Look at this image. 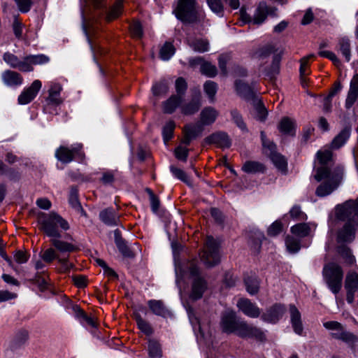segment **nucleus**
<instances>
[{"instance_id":"19","label":"nucleus","mask_w":358,"mask_h":358,"mask_svg":"<svg viewBox=\"0 0 358 358\" xmlns=\"http://www.w3.org/2000/svg\"><path fill=\"white\" fill-rule=\"evenodd\" d=\"M1 78L4 84L10 87L20 85L23 82V78L19 73L10 70L5 71Z\"/></svg>"},{"instance_id":"13","label":"nucleus","mask_w":358,"mask_h":358,"mask_svg":"<svg viewBox=\"0 0 358 358\" xmlns=\"http://www.w3.org/2000/svg\"><path fill=\"white\" fill-rule=\"evenodd\" d=\"M237 307L245 315L252 318L258 317L261 313L260 309L257 306L255 303H252L248 299H240L237 302Z\"/></svg>"},{"instance_id":"40","label":"nucleus","mask_w":358,"mask_h":358,"mask_svg":"<svg viewBox=\"0 0 358 358\" xmlns=\"http://www.w3.org/2000/svg\"><path fill=\"white\" fill-rule=\"evenodd\" d=\"M76 317L83 320V323L91 327H96V322L94 317L87 315L83 310L76 306L74 308Z\"/></svg>"},{"instance_id":"18","label":"nucleus","mask_w":358,"mask_h":358,"mask_svg":"<svg viewBox=\"0 0 358 358\" xmlns=\"http://www.w3.org/2000/svg\"><path fill=\"white\" fill-rule=\"evenodd\" d=\"M62 90V87L59 83H51L50 89L48 90V96L47 101L50 104L59 105L63 102L62 99L60 97V92Z\"/></svg>"},{"instance_id":"20","label":"nucleus","mask_w":358,"mask_h":358,"mask_svg":"<svg viewBox=\"0 0 358 358\" xmlns=\"http://www.w3.org/2000/svg\"><path fill=\"white\" fill-rule=\"evenodd\" d=\"M289 313L291 323L294 331L297 334H301L303 331V325L301 322V315L299 310L294 305L289 306Z\"/></svg>"},{"instance_id":"62","label":"nucleus","mask_w":358,"mask_h":358,"mask_svg":"<svg viewBox=\"0 0 358 358\" xmlns=\"http://www.w3.org/2000/svg\"><path fill=\"white\" fill-rule=\"evenodd\" d=\"M69 203L74 208L79 209L80 208V204L78 201V190L75 187H72L71 189Z\"/></svg>"},{"instance_id":"26","label":"nucleus","mask_w":358,"mask_h":358,"mask_svg":"<svg viewBox=\"0 0 358 358\" xmlns=\"http://www.w3.org/2000/svg\"><path fill=\"white\" fill-rule=\"evenodd\" d=\"M99 217L101 221L107 225L115 226L118 224L119 216L110 208L102 210L99 214Z\"/></svg>"},{"instance_id":"32","label":"nucleus","mask_w":358,"mask_h":358,"mask_svg":"<svg viewBox=\"0 0 358 358\" xmlns=\"http://www.w3.org/2000/svg\"><path fill=\"white\" fill-rule=\"evenodd\" d=\"M245 285L247 292L251 294H256L259 289V281L257 278L254 275H248L244 279Z\"/></svg>"},{"instance_id":"30","label":"nucleus","mask_w":358,"mask_h":358,"mask_svg":"<svg viewBox=\"0 0 358 358\" xmlns=\"http://www.w3.org/2000/svg\"><path fill=\"white\" fill-rule=\"evenodd\" d=\"M114 237L115 242L120 252L127 257H133L134 256V253L130 250L128 248L124 240L122 239L120 232L118 229L115 230L114 231Z\"/></svg>"},{"instance_id":"61","label":"nucleus","mask_w":358,"mask_h":358,"mask_svg":"<svg viewBox=\"0 0 358 358\" xmlns=\"http://www.w3.org/2000/svg\"><path fill=\"white\" fill-rule=\"evenodd\" d=\"M290 216L293 219L298 220H305L307 219V215L303 213L299 206H294L289 211Z\"/></svg>"},{"instance_id":"45","label":"nucleus","mask_w":358,"mask_h":358,"mask_svg":"<svg viewBox=\"0 0 358 358\" xmlns=\"http://www.w3.org/2000/svg\"><path fill=\"white\" fill-rule=\"evenodd\" d=\"M233 122L243 132H248V127L241 114L236 109L231 111Z\"/></svg>"},{"instance_id":"33","label":"nucleus","mask_w":358,"mask_h":358,"mask_svg":"<svg viewBox=\"0 0 358 358\" xmlns=\"http://www.w3.org/2000/svg\"><path fill=\"white\" fill-rule=\"evenodd\" d=\"M242 170L248 173H263L265 166L258 162L247 161L243 165Z\"/></svg>"},{"instance_id":"34","label":"nucleus","mask_w":358,"mask_h":358,"mask_svg":"<svg viewBox=\"0 0 358 358\" xmlns=\"http://www.w3.org/2000/svg\"><path fill=\"white\" fill-rule=\"evenodd\" d=\"M188 44L195 52H204L209 50V42L206 39L195 38L188 41Z\"/></svg>"},{"instance_id":"57","label":"nucleus","mask_w":358,"mask_h":358,"mask_svg":"<svg viewBox=\"0 0 358 358\" xmlns=\"http://www.w3.org/2000/svg\"><path fill=\"white\" fill-rule=\"evenodd\" d=\"M313 55H310L306 57H303L300 60V75H301V83L303 85L304 83V76L308 74L307 69L308 66V61L310 58L313 57Z\"/></svg>"},{"instance_id":"11","label":"nucleus","mask_w":358,"mask_h":358,"mask_svg":"<svg viewBox=\"0 0 358 358\" xmlns=\"http://www.w3.org/2000/svg\"><path fill=\"white\" fill-rule=\"evenodd\" d=\"M241 320H238L234 311L226 312L221 319V328L227 334L236 333Z\"/></svg>"},{"instance_id":"23","label":"nucleus","mask_w":358,"mask_h":358,"mask_svg":"<svg viewBox=\"0 0 358 358\" xmlns=\"http://www.w3.org/2000/svg\"><path fill=\"white\" fill-rule=\"evenodd\" d=\"M5 175L7 178L13 182H17L20 179V172L18 169L8 167L0 159V176Z\"/></svg>"},{"instance_id":"24","label":"nucleus","mask_w":358,"mask_h":358,"mask_svg":"<svg viewBox=\"0 0 358 358\" xmlns=\"http://www.w3.org/2000/svg\"><path fill=\"white\" fill-rule=\"evenodd\" d=\"M218 115V112L212 107H206L202 110L200 114V122L203 125H209L213 123Z\"/></svg>"},{"instance_id":"41","label":"nucleus","mask_w":358,"mask_h":358,"mask_svg":"<svg viewBox=\"0 0 358 358\" xmlns=\"http://www.w3.org/2000/svg\"><path fill=\"white\" fill-rule=\"evenodd\" d=\"M272 162L275 167L281 171H285L287 169V161L285 157L280 154L275 152L269 155Z\"/></svg>"},{"instance_id":"17","label":"nucleus","mask_w":358,"mask_h":358,"mask_svg":"<svg viewBox=\"0 0 358 358\" xmlns=\"http://www.w3.org/2000/svg\"><path fill=\"white\" fill-rule=\"evenodd\" d=\"M49 57L45 55H28L26 57V63L24 64V72L34 71V65H41L49 62Z\"/></svg>"},{"instance_id":"3","label":"nucleus","mask_w":358,"mask_h":358,"mask_svg":"<svg viewBox=\"0 0 358 358\" xmlns=\"http://www.w3.org/2000/svg\"><path fill=\"white\" fill-rule=\"evenodd\" d=\"M323 278L330 290L337 294L342 287L343 271L340 265L329 262L324 265L322 271Z\"/></svg>"},{"instance_id":"2","label":"nucleus","mask_w":358,"mask_h":358,"mask_svg":"<svg viewBox=\"0 0 358 358\" xmlns=\"http://www.w3.org/2000/svg\"><path fill=\"white\" fill-rule=\"evenodd\" d=\"M39 229L47 236L50 238L51 244L62 252H73L77 250V247L72 243L60 240L62 235L59 228L64 231L69 229L68 222L58 214L51 212L44 216L39 221Z\"/></svg>"},{"instance_id":"29","label":"nucleus","mask_w":358,"mask_h":358,"mask_svg":"<svg viewBox=\"0 0 358 358\" xmlns=\"http://www.w3.org/2000/svg\"><path fill=\"white\" fill-rule=\"evenodd\" d=\"M355 238V227L350 223H347L338 235V242H351Z\"/></svg>"},{"instance_id":"50","label":"nucleus","mask_w":358,"mask_h":358,"mask_svg":"<svg viewBox=\"0 0 358 358\" xmlns=\"http://www.w3.org/2000/svg\"><path fill=\"white\" fill-rule=\"evenodd\" d=\"M261 138L266 155L269 156L274 153L275 152V145L266 138V134L264 131H261Z\"/></svg>"},{"instance_id":"4","label":"nucleus","mask_w":358,"mask_h":358,"mask_svg":"<svg viewBox=\"0 0 358 358\" xmlns=\"http://www.w3.org/2000/svg\"><path fill=\"white\" fill-rule=\"evenodd\" d=\"M176 17L185 22H193L197 20L199 7L196 0H179L175 10Z\"/></svg>"},{"instance_id":"6","label":"nucleus","mask_w":358,"mask_h":358,"mask_svg":"<svg viewBox=\"0 0 358 358\" xmlns=\"http://www.w3.org/2000/svg\"><path fill=\"white\" fill-rule=\"evenodd\" d=\"M201 259L207 267L214 266L220 262L218 243L213 237H207L206 248Z\"/></svg>"},{"instance_id":"54","label":"nucleus","mask_w":358,"mask_h":358,"mask_svg":"<svg viewBox=\"0 0 358 358\" xmlns=\"http://www.w3.org/2000/svg\"><path fill=\"white\" fill-rule=\"evenodd\" d=\"M175 127L176 124L173 121H169L164 125L163 138L165 143H167L172 138Z\"/></svg>"},{"instance_id":"10","label":"nucleus","mask_w":358,"mask_h":358,"mask_svg":"<svg viewBox=\"0 0 358 358\" xmlns=\"http://www.w3.org/2000/svg\"><path fill=\"white\" fill-rule=\"evenodd\" d=\"M235 334L241 338H256L262 339L264 337L263 332L259 328L250 325L242 320H241Z\"/></svg>"},{"instance_id":"15","label":"nucleus","mask_w":358,"mask_h":358,"mask_svg":"<svg viewBox=\"0 0 358 358\" xmlns=\"http://www.w3.org/2000/svg\"><path fill=\"white\" fill-rule=\"evenodd\" d=\"M206 144H216L217 146L222 148H229L231 145V141L226 133L217 132L206 137L204 139Z\"/></svg>"},{"instance_id":"46","label":"nucleus","mask_w":358,"mask_h":358,"mask_svg":"<svg viewBox=\"0 0 358 358\" xmlns=\"http://www.w3.org/2000/svg\"><path fill=\"white\" fill-rule=\"evenodd\" d=\"M285 244L287 250L291 253H296L301 248V242L299 239L287 236L285 240Z\"/></svg>"},{"instance_id":"59","label":"nucleus","mask_w":358,"mask_h":358,"mask_svg":"<svg viewBox=\"0 0 358 358\" xmlns=\"http://www.w3.org/2000/svg\"><path fill=\"white\" fill-rule=\"evenodd\" d=\"M130 32L132 37L136 38H141L143 36V28L141 23L138 21H134L130 25Z\"/></svg>"},{"instance_id":"27","label":"nucleus","mask_w":358,"mask_h":358,"mask_svg":"<svg viewBox=\"0 0 358 358\" xmlns=\"http://www.w3.org/2000/svg\"><path fill=\"white\" fill-rule=\"evenodd\" d=\"M237 93L245 99H253L255 98L254 90L252 87L241 80H236L235 83Z\"/></svg>"},{"instance_id":"64","label":"nucleus","mask_w":358,"mask_h":358,"mask_svg":"<svg viewBox=\"0 0 358 358\" xmlns=\"http://www.w3.org/2000/svg\"><path fill=\"white\" fill-rule=\"evenodd\" d=\"M273 51V47L271 45H268L259 49L256 52V57L259 59H264L270 55Z\"/></svg>"},{"instance_id":"7","label":"nucleus","mask_w":358,"mask_h":358,"mask_svg":"<svg viewBox=\"0 0 358 358\" xmlns=\"http://www.w3.org/2000/svg\"><path fill=\"white\" fill-rule=\"evenodd\" d=\"M335 214L341 220H353L358 219V199L348 200L341 205H338L335 209Z\"/></svg>"},{"instance_id":"9","label":"nucleus","mask_w":358,"mask_h":358,"mask_svg":"<svg viewBox=\"0 0 358 358\" xmlns=\"http://www.w3.org/2000/svg\"><path fill=\"white\" fill-rule=\"evenodd\" d=\"M42 83L39 80H35L31 85L24 89L17 98L18 103L26 105L34 99L41 90Z\"/></svg>"},{"instance_id":"25","label":"nucleus","mask_w":358,"mask_h":358,"mask_svg":"<svg viewBox=\"0 0 358 358\" xmlns=\"http://www.w3.org/2000/svg\"><path fill=\"white\" fill-rule=\"evenodd\" d=\"M3 59L10 67L18 69L20 71L24 72V64L26 63V57L23 60H20L16 55L10 52H6L3 56Z\"/></svg>"},{"instance_id":"1","label":"nucleus","mask_w":358,"mask_h":358,"mask_svg":"<svg viewBox=\"0 0 358 358\" xmlns=\"http://www.w3.org/2000/svg\"><path fill=\"white\" fill-rule=\"evenodd\" d=\"M316 159L320 166L316 168L314 178L317 181H323L316 189L315 194L324 197L331 194L338 188L343 178L344 169L341 165L329 167V163L333 161V152L327 146L318 150Z\"/></svg>"},{"instance_id":"31","label":"nucleus","mask_w":358,"mask_h":358,"mask_svg":"<svg viewBox=\"0 0 358 358\" xmlns=\"http://www.w3.org/2000/svg\"><path fill=\"white\" fill-rule=\"evenodd\" d=\"M332 336L351 345L352 349H355V343L358 341V338L355 334L345 331L343 328L340 331L332 334Z\"/></svg>"},{"instance_id":"51","label":"nucleus","mask_w":358,"mask_h":358,"mask_svg":"<svg viewBox=\"0 0 358 358\" xmlns=\"http://www.w3.org/2000/svg\"><path fill=\"white\" fill-rule=\"evenodd\" d=\"M117 176L116 171H107L102 173L100 181L106 185H112L115 181Z\"/></svg>"},{"instance_id":"52","label":"nucleus","mask_w":358,"mask_h":358,"mask_svg":"<svg viewBox=\"0 0 358 358\" xmlns=\"http://www.w3.org/2000/svg\"><path fill=\"white\" fill-rule=\"evenodd\" d=\"M203 89L209 99L213 101L217 93V85L213 81L208 80L204 83Z\"/></svg>"},{"instance_id":"5","label":"nucleus","mask_w":358,"mask_h":358,"mask_svg":"<svg viewBox=\"0 0 358 358\" xmlns=\"http://www.w3.org/2000/svg\"><path fill=\"white\" fill-rule=\"evenodd\" d=\"M56 158L62 163L68 164L74 159L83 162L85 155L83 151V145L76 144L71 148L66 146H60L55 152Z\"/></svg>"},{"instance_id":"63","label":"nucleus","mask_w":358,"mask_h":358,"mask_svg":"<svg viewBox=\"0 0 358 358\" xmlns=\"http://www.w3.org/2000/svg\"><path fill=\"white\" fill-rule=\"evenodd\" d=\"M282 230V224L280 222H274L268 229V234L271 236L278 235Z\"/></svg>"},{"instance_id":"36","label":"nucleus","mask_w":358,"mask_h":358,"mask_svg":"<svg viewBox=\"0 0 358 358\" xmlns=\"http://www.w3.org/2000/svg\"><path fill=\"white\" fill-rule=\"evenodd\" d=\"M350 136V130L345 129L342 130L332 141L331 148L338 149L345 144Z\"/></svg>"},{"instance_id":"56","label":"nucleus","mask_w":358,"mask_h":358,"mask_svg":"<svg viewBox=\"0 0 358 358\" xmlns=\"http://www.w3.org/2000/svg\"><path fill=\"white\" fill-rule=\"evenodd\" d=\"M152 90L154 96H160L168 92L169 87L165 82H161L155 84Z\"/></svg>"},{"instance_id":"53","label":"nucleus","mask_w":358,"mask_h":358,"mask_svg":"<svg viewBox=\"0 0 358 358\" xmlns=\"http://www.w3.org/2000/svg\"><path fill=\"white\" fill-rule=\"evenodd\" d=\"M136 320L138 327L142 332H143L147 336H150L153 333V329L150 324L147 321L143 320L141 316H137Z\"/></svg>"},{"instance_id":"48","label":"nucleus","mask_w":358,"mask_h":358,"mask_svg":"<svg viewBox=\"0 0 358 358\" xmlns=\"http://www.w3.org/2000/svg\"><path fill=\"white\" fill-rule=\"evenodd\" d=\"M175 53L174 46L169 42H166L160 49L159 55L162 59L168 60Z\"/></svg>"},{"instance_id":"22","label":"nucleus","mask_w":358,"mask_h":358,"mask_svg":"<svg viewBox=\"0 0 358 358\" xmlns=\"http://www.w3.org/2000/svg\"><path fill=\"white\" fill-rule=\"evenodd\" d=\"M182 99L181 95H172L162 103V110L164 113L171 114L180 106Z\"/></svg>"},{"instance_id":"47","label":"nucleus","mask_w":358,"mask_h":358,"mask_svg":"<svg viewBox=\"0 0 358 358\" xmlns=\"http://www.w3.org/2000/svg\"><path fill=\"white\" fill-rule=\"evenodd\" d=\"M122 1L118 0L110 8L109 12L106 15V20L108 21H111L117 17H118L122 13Z\"/></svg>"},{"instance_id":"16","label":"nucleus","mask_w":358,"mask_h":358,"mask_svg":"<svg viewBox=\"0 0 358 358\" xmlns=\"http://www.w3.org/2000/svg\"><path fill=\"white\" fill-rule=\"evenodd\" d=\"M203 128L201 124H187L183 129L184 138L182 143L188 145L192 139L196 138L203 131Z\"/></svg>"},{"instance_id":"28","label":"nucleus","mask_w":358,"mask_h":358,"mask_svg":"<svg viewBox=\"0 0 358 358\" xmlns=\"http://www.w3.org/2000/svg\"><path fill=\"white\" fill-rule=\"evenodd\" d=\"M148 305L150 310L155 315L166 317L169 314V310L161 300H150Z\"/></svg>"},{"instance_id":"8","label":"nucleus","mask_w":358,"mask_h":358,"mask_svg":"<svg viewBox=\"0 0 358 358\" xmlns=\"http://www.w3.org/2000/svg\"><path fill=\"white\" fill-rule=\"evenodd\" d=\"M189 272L192 277L194 278L190 298L193 300H197L201 298L204 291L206 289V282L201 278L199 277V270L198 266L194 263H191L189 266Z\"/></svg>"},{"instance_id":"37","label":"nucleus","mask_w":358,"mask_h":358,"mask_svg":"<svg viewBox=\"0 0 358 358\" xmlns=\"http://www.w3.org/2000/svg\"><path fill=\"white\" fill-rule=\"evenodd\" d=\"M346 290L357 291L358 289V271L350 272L347 274L345 280Z\"/></svg>"},{"instance_id":"38","label":"nucleus","mask_w":358,"mask_h":358,"mask_svg":"<svg viewBox=\"0 0 358 358\" xmlns=\"http://www.w3.org/2000/svg\"><path fill=\"white\" fill-rule=\"evenodd\" d=\"M294 126L295 124L293 120L287 117H285L280 120L278 129L283 134L293 135Z\"/></svg>"},{"instance_id":"14","label":"nucleus","mask_w":358,"mask_h":358,"mask_svg":"<svg viewBox=\"0 0 358 358\" xmlns=\"http://www.w3.org/2000/svg\"><path fill=\"white\" fill-rule=\"evenodd\" d=\"M285 312V308L281 304H274L262 314V319L271 323L277 322Z\"/></svg>"},{"instance_id":"12","label":"nucleus","mask_w":358,"mask_h":358,"mask_svg":"<svg viewBox=\"0 0 358 358\" xmlns=\"http://www.w3.org/2000/svg\"><path fill=\"white\" fill-rule=\"evenodd\" d=\"M275 8L268 6L265 2H260L253 15L252 22L255 24H261L268 15H275Z\"/></svg>"},{"instance_id":"49","label":"nucleus","mask_w":358,"mask_h":358,"mask_svg":"<svg viewBox=\"0 0 358 358\" xmlns=\"http://www.w3.org/2000/svg\"><path fill=\"white\" fill-rule=\"evenodd\" d=\"M255 108L256 112V118L260 121H264L267 116V111L263 103L257 100L254 99Z\"/></svg>"},{"instance_id":"44","label":"nucleus","mask_w":358,"mask_h":358,"mask_svg":"<svg viewBox=\"0 0 358 358\" xmlns=\"http://www.w3.org/2000/svg\"><path fill=\"white\" fill-rule=\"evenodd\" d=\"M338 49L345 57V60H350V43L347 38H341L338 41Z\"/></svg>"},{"instance_id":"60","label":"nucleus","mask_w":358,"mask_h":358,"mask_svg":"<svg viewBox=\"0 0 358 358\" xmlns=\"http://www.w3.org/2000/svg\"><path fill=\"white\" fill-rule=\"evenodd\" d=\"M206 1L213 12L217 14H220L223 12L224 8L221 0H206Z\"/></svg>"},{"instance_id":"35","label":"nucleus","mask_w":358,"mask_h":358,"mask_svg":"<svg viewBox=\"0 0 358 358\" xmlns=\"http://www.w3.org/2000/svg\"><path fill=\"white\" fill-rule=\"evenodd\" d=\"M310 231L311 227L310 224L308 223H300L291 227V232L300 238L308 236L310 234Z\"/></svg>"},{"instance_id":"55","label":"nucleus","mask_w":358,"mask_h":358,"mask_svg":"<svg viewBox=\"0 0 358 358\" xmlns=\"http://www.w3.org/2000/svg\"><path fill=\"white\" fill-rule=\"evenodd\" d=\"M200 71L202 74H204L208 77H214L217 74V69L215 66L208 62H205L201 64Z\"/></svg>"},{"instance_id":"42","label":"nucleus","mask_w":358,"mask_h":358,"mask_svg":"<svg viewBox=\"0 0 358 358\" xmlns=\"http://www.w3.org/2000/svg\"><path fill=\"white\" fill-rule=\"evenodd\" d=\"M148 352L151 358H161L162 351L160 344L157 341L150 339L148 341Z\"/></svg>"},{"instance_id":"39","label":"nucleus","mask_w":358,"mask_h":358,"mask_svg":"<svg viewBox=\"0 0 358 358\" xmlns=\"http://www.w3.org/2000/svg\"><path fill=\"white\" fill-rule=\"evenodd\" d=\"M338 253L348 265H352L355 262V257L352 254L350 249L346 245H341L338 248Z\"/></svg>"},{"instance_id":"21","label":"nucleus","mask_w":358,"mask_h":358,"mask_svg":"<svg viewBox=\"0 0 358 358\" xmlns=\"http://www.w3.org/2000/svg\"><path fill=\"white\" fill-rule=\"evenodd\" d=\"M358 97V74L353 76L350 85V90L348 93L345 101V106L350 108L357 101Z\"/></svg>"},{"instance_id":"43","label":"nucleus","mask_w":358,"mask_h":358,"mask_svg":"<svg viewBox=\"0 0 358 358\" xmlns=\"http://www.w3.org/2000/svg\"><path fill=\"white\" fill-rule=\"evenodd\" d=\"M201 106L199 100H192L181 107L182 113L185 115H191L196 113Z\"/></svg>"},{"instance_id":"58","label":"nucleus","mask_w":358,"mask_h":358,"mask_svg":"<svg viewBox=\"0 0 358 358\" xmlns=\"http://www.w3.org/2000/svg\"><path fill=\"white\" fill-rule=\"evenodd\" d=\"M41 257L42 258V259L44 262H45L47 263H50L54 259H57L58 260V259H60L57 255V252H56L55 250L52 248H50L45 250L43 252V253L41 255Z\"/></svg>"}]
</instances>
